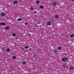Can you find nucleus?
Listing matches in <instances>:
<instances>
[{
    "label": "nucleus",
    "instance_id": "1",
    "mask_svg": "<svg viewBox=\"0 0 74 74\" xmlns=\"http://www.w3.org/2000/svg\"><path fill=\"white\" fill-rule=\"evenodd\" d=\"M68 60V58L66 57H65L64 59H62V61H67Z\"/></svg>",
    "mask_w": 74,
    "mask_h": 74
},
{
    "label": "nucleus",
    "instance_id": "2",
    "mask_svg": "<svg viewBox=\"0 0 74 74\" xmlns=\"http://www.w3.org/2000/svg\"><path fill=\"white\" fill-rule=\"evenodd\" d=\"M46 24L47 26H50L51 25V22L50 21H48Z\"/></svg>",
    "mask_w": 74,
    "mask_h": 74
},
{
    "label": "nucleus",
    "instance_id": "3",
    "mask_svg": "<svg viewBox=\"0 0 74 74\" xmlns=\"http://www.w3.org/2000/svg\"><path fill=\"white\" fill-rule=\"evenodd\" d=\"M57 4V3L56 2H54L52 3V5L53 6H55V5H56Z\"/></svg>",
    "mask_w": 74,
    "mask_h": 74
},
{
    "label": "nucleus",
    "instance_id": "4",
    "mask_svg": "<svg viewBox=\"0 0 74 74\" xmlns=\"http://www.w3.org/2000/svg\"><path fill=\"white\" fill-rule=\"evenodd\" d=\"M5 14L4 13H2L1 14V16H5Z\"/></svg>",
    "mask_w": 74,
    "mask_h": 74
},
{
    "label": "nucleus",
    "instance_id": "5",
    "mask_svg": "<svg viewBox=\"0 0 74 74\" xmlns=\"http://www.w3.org/2000/svg\"><path fill=\"white\" fill-rule=\"evenodd\" d=\"M13 3L14 4H16V3H18V1H17L15 0L13 1Z\"/></svg>",
    "mask_w": 74,
    "mask_h": 74
},
{
    "label": "nucleus",
    "instance_id": "6",
    "mask_svg": "<svg viewBox=\"0 0 74 74\" xmlns=\"http://www.w3.org/2000/svg\"><path fill=\"white\" fill-rule=\"evenodd\" d=\"M18 21H19V22H20V21H22V18H19L18 19Z\"/></svg>",
    "mask_w": 74,
    "mask_h": 74
},
{
    "label": "nucleus",
    "instance_id": "7",
    "mask_svg": "<svg viewBox=\"0 0 74 74\" xmlns=\"http://www.w3.org/2000/svg\"><path fill=\"white\" fill-rule=\"evenodd\" d=\"M9 27H5V29H6V30H8V29H9Z\"/></svg>",
    "mask_w": 74,
    "mask_h": 74
},
{
    "label": "nucleus",
    "instance_id": "8",
    "mask_svg": "<svg viewBox=\"0 0 74 74\" xmlns=\"http://www.w3.org/2000/svg\"><path fill=\"white\" fill-rule=\"evenodd\" d=\"M70 70H74V68H73V67L71 66L70 67Z\"/></svg>",
    "mask_w": 74,
    "mask_h": 74
},
{
    "label": "nucleus",
    "instance_id": "9",
    "mask_svg": "<svg viewBox=\"0 0 74 74\" xmlns=\"http://www.w3.org/2000/svg\"><path fill=\"white\" fill-rule=\"evenodd\" d=\"M55 17L56 18H59V16H58V15H56V16H55Z\"/></svg>",
    "mask_w": 74,
    "mask_h": 74
},
{
    "label": "nucleus",
    "instance_id": "10",
    "mask_svg": "<svg viewBox=\"0 0 74 74\" xmlns=\"http://www.w3.org/2000/svg\"><path fill=\"white\" fill-rule=\"evenodd\" d=\"M74 34H72L70 35V36L71 37H74Z\"/></svg>",
    "mask_w": 74,
    "mask_h": 74
},
{
    "label": "nucleus",
    "instance_id": "11",
    "mask_svg": "<svg viewBox=\"0 0 74 74\" xmlns=\"http://www.w3.org/2000/svg\"><path fill=\"white\" fill-rule=\"evenodd\" d=\"M0 25H5V23H0Z\"/></svg>",
    "mask_w": 74,
    "mask_h": 74
},
{
    "label": "nucleus",
    "instance_id": "12",
    "mask_svg": "<svg viewBox=\"0 0 74 74\" xmlns=\"http://www.w3.org/2000/svg\"><path fill=\"white\" fill-rule=\"evenodd\" d=\"M6 51L7 52H10V49H6Z\"/></svg>",
    "mask_w": 74,
    "mask_h": 74
},
{
    "label": "nucleus",
    "instance_id": "13",
    "mask_svg": "<svg viewBox=\"0 0 74 74\" xmlns=\"http://www.w3.org/2000/svg\"><path fill=\"white\" fill-rule=\"evenodd\" d=\"M12 58L13 59H16V56H14L12 57Z\"/></svg>",
    "mask_w": 74,
    "mask_h": 74
},
{
    "label": "nucleus",
    "instance_id": "14",
    "mask_svg": "<svg viewBox=\"0 0 74 74\" xmlns=\"http://www.w3.org/2000/svg\"><path fill=\"white\" fill-rule=\"evenodd\" d=\"M24 48H25V49H27V48H29V47L28 46H25Z\"/></svg>",
    "mask_w": 74,
    "mask_h": 74
},
{
    "label": "nucleus",
    "instance_id": "15",
    "mask_svg": "<svg viewBox=\"0 0 74 74\" xmlns=\"http://www.w3.org/2000/svg\"><path fill=\"white\" fill-rule=\"evenodd\" d=\"M36 4H39L40 2H39V1L37 0L36 1Z\"/></svg>",
    "mask_w": 74,
    "mask_h": 74
},
{
    "label": "nucleus",
    "instance_id": "16",
    "mask_svg": "<svg viewBox=\"0 0 74 74\" xmlns=\"http://www.w3.org/2000/svg\"><path fill=\"white\" fill-rule=\"evenodd\" d=\"M40 8H44V6H42V5H40Z\"/></svg>",
    "mask_w": 74,
    "mask_h": 74
},
{
    "label": "nucleus",
    "instance_id": "17",
    "mask_svg": "<svg viewBox=\"0 0 74 74\" xmlns=\"http://www.w3.org/2000/svg\"><path fill=\"white\" fill-rule=\"evenodd\" d=\"M12 35L13 36H16V34H15V33H13L12 34Z\"/></svg>",
    "mask_w": 74,
    "mask_h": 74
},
{
    "label": "nucleus",
    "instance_id": "18",
    "mask_svg": "<svg viewBox=\"0 0 74 74\" xmlns=\"http://www.w3.org/2000/svg\"><path fill=\"white\" fill-rule=\"evenodd\" d=\"M23 64H26V62H23Z\"/></svg>",
    "mask_w": 74,
    "mask_h": 74
},
{
    "label": "nucleus",
    "instance_id": "19",
    "mask_svg": "<svg viewBox=\"0 0 74 74\" xmlns=\"http://www.w3.org/2000/svg\"><path fill=\"white\" fill-rule=\"evenodd\" d=\"M30 10L31 11H33V8L31 7L30 8Z\"/></svg>",
    "mask_w": 74,
    "mask_h": 74
},
{
    "label": "nucleus",
    "instance_id": "20",
    "mask_svg": "<svg viewBox=\"0 0 74 74\" xmlns=\"http://www.w3.org/2000/svg\"><path fill=\"white\" fill-rule=\"evenodd\" d=\"M58 49H59V50H60V49H61V47H59L58 48Z\"/></svg>",
    "mask_w": 74,
    "mask_h": 74
},
{
    "label": "nucleus",
    "instance_id": "21",
    "mask_svg": "<svg viewBox=\"0 0 74 74\" xmlns=\"http://www.w3.org/2000/svg\"><path fill=\"white\" fill-rule=\"evenodd\" d=\"M40 23H41V22H38V24H40Z\"/></svg>",
    "mask_w": 74,
    "mask_h": 74
},
{
    "label": "nucleus",
    "instance_id": "22",
    "mask_svg": "<svg viewBox=\"0 0 74 74\" xmlns=\"http://www.w3.org/2000/svg\"><path fill=\"white\" fill-rule=\"evenodd\" d=\"M25 25H27V23H25Z\"/></svg>",
    "mask_w": 74,
    "mask_h": 74
},
{
    "label": "nucleus",
    "instance_id": "23",
    "mask_svg": "<svg viewBox=\"0 0 74 74\" xmlns=\"http://www.w3.org/2000/svg\"><path fill=\"white\" fill-rule=\"evenodd\" d=\"M34 13H37V11H35L34 12Z\"/></svg>",
    "mask_w": 74,
    "mask_h": 74
},
{
    "label": "nucleus",
    "instance_id": "24",
    "mask_svg": "<svg viewBox=\"0 0 74 74\" xmlns=\"http://www.w3.org/2000/svg\"><path fill=\"white\" fill-rule=\"evenodd\" d=\"M54 52H55L56 53V52H57V51L56 50V51H55Z\"/></svg>",
    "mask_w": 74,
    "mask_h": 74
},
{
    "label": "nucleus",
    "instance_id": "25",
    "mask_svg": "<svg viewBox=\"0 0 74 74\" xmlns=\"http://www.w3.org/2000/svg\"><path fill=\"white\" fill-rule=\"evenodd\" d=\"M73 2H74V0H72Z\"/></svg>",
    "mask_w": 74,
    "mask_h": 74
},
{
    "label": "nucleus",
    "instance_id": "26",
    "mask_svg": "<svg viewBox=\"0 0 74 74\" xmlns=\"http://www.w3.org/2000/svg\"><path fill=\"white\" fill-rule=\"evenodd\" d=\"M34 57H36V55H34Z\"/></svg>",
    "mask_w": 74,
    "mask_h": 74
},
{
    "label": "nucleus",
    "instance_id": "27",
    "mask_svg": "<svg viewBox=\"0 0 74 74\" xmlns=\"http://www.w3.org/2000/svg\"><path fill=\"white\" fill-rule=\"evenodd\" d=\"M7 13H9V11L7 12Z\"/></svg>",
    "mask_w": 74,
    "mask_h": 74
},
{
    "label": "nucleus",
    "instance_id": "28",
    "mask_svg": "<svg viewBox=\"0 0 74 74\" xmlns=\"http://www.w3.org/2000/svg\"><path fill=\"white\" fill-rule=\"evenodd\" d=\"M16 39H17V38H18V37H16Z\"/></svg>",
    "mask_w": 74,
    "mask_h": 74
},
{
    "label": "nucleus",
    "instance_id": "29",
    "mask_svg": "<svg viewBox=\"0 0 74 74\" xmlns=\"http://www.w3.org/2000/svg\"><path fill=\"white\" fill-rule=\"evenodd\" d=\"M28 35H29V36L30 35V34H28Z\"/></svg>",
    "mask_w": 74,
    "mask_h": 74
},
{
    "label": "nucleus",
    "instance_id": "30",
    "mask_svg": "<svg viewBox=\"0 0 74 74\" xmlns=\"http://www.w3.org/2000/svg\"><path fill=\"white\" fill-rule=\"evenodd\" d=\"M1 42V40H0V42Z\"/></svg>",
    "mask_w": 74,
    "mask_h": 74
}]
</instances>
